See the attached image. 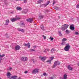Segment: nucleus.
Segmentation results:
<instances>
[{"label": "nucleus", "instance_id": "16", "mask_svg": "<svg viewBox=\"0 0 79 79\" xmlns=\"http://www.w3.org/2000/svg\"><path fill=\"white\" fill-rule=\"evenodd\" d=\"M63 26L65 28L67 29V28H68V27H69V25H68L67 24H65L63 25Z\"/></svg>", "mask_w": 79, "mask_h": 79}, {"label": "nucleus", "instance_id": "39", "mask_svg": "<svg viewBox=\"0 0 79 79\" xmlns=\"http://www.w3.org/2000/svg\"><path fill=\"white\" fill-rule=\"evenodd\" d=\"M55 3H56V2L53 1V3H52L53 5H55Z\"/></svg>", "mask_w": 79, "mask_h": 79}, {"label": "nucleus", "instance_id": "43", "mask_svg": "<svg viewBox=\"0 0 79 79\" xmlns=\"http://www.w3.org/2000/svg\"><path fill=\"white\" fill-rule=\"evenodd\" d=\"M12 69V68L11 67H10L8 70H9V71H11V70Z\"/></svg>", "mask_w": 79, "mask_h": 79}, {"label": "nucleus", "instance_id": "18", "mask_svg": "<svg viewBox=\"0 0 79 79\" xmlns=\"http://www.w3.org/2000/svg\"><path fill=\"white\" fill-rule=\"evenodd\" d=\"M27 12V10H25L23 11V13H24V14H26Z\"/></svg>", "mask_w": 79, "mask_h": 79}, {"label": "nucleus", "instance_id": "31", "mask_svg": "<svg viewBox=\"0 0 79 79\" xmlns=\"http://www.w3.org/2000/svg\"><path fill=\"white\" fill-rule=\"evenodd\" d=\"M5 56V55L4 54H3L2 55H0V57L1 58H2V57H4V56Z\"/></svg>", "mask_w": 79, "mask_h": 79}, {"label": "nucleus", "instance_id": "45", "mask_svg": "<svg viewBox=\"0 0 79 79\" xmlns=\"http://www.w3.org/2000/svg\"><path fill=\"white\" fill-rule=\"evenodd\" d=\"M33 47L34 48H36V46H33Z\"/></svg>", "mask_w": 79, "mask_h": 79}, {"label": "nucleus", "instance_id": "9", "mask_svg": "<svg viewBox=\"0 0 79 79\" xmlns=\"http://www.w3.org/2000/svg\"><path fill=\"white\" fill-rule=\"evenodd\" d=\"M39 58L41 59V60H42V61H44V60H46V57H42L40 56L39 57Z\"/></svg>", "mask_w": 79, "mask_h": 79}, {"label": "nucleus", "instance_id": "2", "mask_svg": "<svg viewBox=\"0 0 79 79\" xmlns=\"http://www.w3.org/2000/svg\"><path fill=\"white\" fill-rule=\"evenodd\" d=\"M60 62L58 61H55L54 63V64L52 68H54L56 67L57 65H60Z\"/></svg>", "mask_w": 79, "mask_h": 79}, {"label": "nucleus", "instance_id": "29", "mask_svg": "<svg viewBox=\"0 0 79 79\" xmlns=\"http://www.w3.org/2000/svg\"><path fill=\"white\" fill-rule=\"evenodd\" d=\"M65 32H66V33H67V34H69V33L70 32H69V31L68 30H66L65 31Z\"/></svg>", "mask_w": 79, "mask_h": 79}, {"label": "nucleus", "instance_id": "55", "mask_svg": "<svg viewBox=\"0 0 79 79\" xmlns=\"http://www.w3.org/2000/svg\"><path fill=\"white\" fill-rule=\"evenodd\" d=\"M40 0V1H42V0Z\"/></svg>", "mask_w": 79, "mask_h": 79}, {"label": "nucleus", "instance_id": "30", "mask_svg": "<svg viewBox=\"0 0 79 79\" xmlns=\"http://www.w3.org/2000/svg\"><path fill=\"white\" fill-rule=\"evenodd\" d=\"M31 60V61H33V63H34L35 62H36V61H37V60H34V59H32Z\"/></svg>", "mask_w": 79, "mask_h": 79}, {"label": "nucleus", "instance_id": "32", "mask_svg": "<svg viewBox=\"0 0 79 79\" xmlns=\"http://www.w3.org/2000/svg\"><path fill=\"white\" fill-rule=\"evenodd\" d=\"M75 35H79V32H77V31H76L75 33Z\"/></svg>", "mask_w": 79, "mask_h": 79}, {"label": "nucleus", "instance_id": "53", "mask_svg": "<svg viewBox=\"0 0 79 79\" xmlns=\"http://www.w3.org/2000/svg\"><path fill=\"white\" fill-rule=\"evenodd\" d=\"M6 37H7V38H8V36H6Z\"/></svg>", "mask_w": 79, "mask_h": 79}, {"label": "nucleus", "instance_id": "33", "mask_svg": "<svg viewBox=\"0 0 79 79\" xmlns=\"http://www.w3.org/2000/svg\"><path fill=\"white\" fill-rule=\"evenodd\" d=\"M30 52H35V50H34L33 49H30Z\"/></svg>", "mask_w": 79, "mask_h": 79}, {"label": "nucleus", "instance_id": "1", "mask_svg": "<svg viewBox=\"0 0 79 79\" xmlns=\"http://www.w3.org/2000/svg\"><path fill=\"white\" fill-rule=\"evenodd\" d=\"M70 47V45H69V44H66V46L65 47L64 50H65V51L68 52V51H69V50Z\"/></svg>", "mask_w": 79, "mask_h": 79}, {"label": "nucleus", "instance_id": "37", "mask_svg": "<svg viewBox=\"0 0 79 79\" xmlns=\"http://www.w3.org/2000/svg\"><path fill=\"white\" fill-rule=\"evenodd\" d=\"M76 7H77V8H79V4H77V5Z\"/></svg>", "mask_w": 79, "mask_h": 79}, {"label": "nucleus", "instance_id": "23", "mask_svg": "<svg viewBox=\"0 0 79 79\" xmlns=\"http://www.w3.org/2000/svg\"><path fill=\"white\" fill-rule=\"evenodd\" d=\"M44 18V15H41L39 16L40 19H42Z\"/></svg>", "mask_w": 79, "mask_h": 79}, {"label": "nucleus", "instance_id": "27", "mask_svg": "<svg viewBox=\"0 0 79 79\" xmlns=\"http://www.w3.org/2000/svg\"><path fill=\"white\" fill-rule=\"evenodd\" d=\"M66 40H67L66 39L64 38L62 39V42H65V41H66Z\"/></svg>", "mask_w": 79, "mask_h": 79}, {"label": "nucleus", "instance_id": "34", "mask_svg": "<svg viewBox=\"0 0 79 79\" xmlns=\"http://www.w3.org/2000/svg\"><path fill=\"white\" fill-rule=\"evenodd\" d=\"M42 36H43V37L44 39H46V36H45L44 35H43Z\"/></svg>", "mask_w": 79, "mask_h": 79}, {"label": "nucleus", "instance_id": "15", "mask_svg": "<svg viewBox=\"0 0 79 79\" xmlns=\"http://www.w3.org/2000/svg\"><path fill=\"white\" fill-rule=\"evenodd\" d=\"M68 68L69 70H70V71L73 70V68L71 67V66H70V65H68Z\"/></svg>", "mask_w": 79, "mask_h": 79}, {"label": "nucleus", "instance_id": "54", "mask_svg": "<svg viewBox=\"0 0 79 79\" xmlns=\"http://www.w3.org/2000/svg\"><path fill=\"white\" fill-rule=\"evenodd\" d=\"M46 11H47V10H46Z\"/></svg>", "mask_w": 79, "mask_h": 79}, {"label": "nucleus", "instance_id": "13", "mask_svg": "<svg viewBox=\"0 0 79 79\" xmlns=\"http://www.w3.org/2000/svg\"><path fill=\"white\" fill-rule=\"evenodd\" d=\"M55 51H56V49L54 48H52L51 50V53H53Z\"/></svg>", "mask_w": 79, "mask_h": 79}, {"label": "nucleus", "instance_id": "8", "mask_svg": "<svg viewBox=\"0 0 79 79\" xmlns=\"http://www.w3.org/2000/svg\"><path fill=\"white\" fill-rule=\"evenodd\" d=\"M26 21L27 22H29L30 23H31L33 21V19L32 18L28 19H26Z\"/></svg>", "mask_w": 79, "mask_h": 79}, {"label": "nucleus", "instance_id": "17", "mask_svg": "<svg viewBox=\"0 0 79 79\" xmlns=\"http://www.w3.org/2000/svg\"><path fill=\"white\" fill-rule=\"evenodd\" d=\"M49 3H50V1H48L46 4H44V6H47V5H48V4H49Z\"/></svg>", "mask_w": 79, "mask_h": 79}, {"label": "nucleus", "instance_id": "41", "mask_svg": "<svg viewBox=\"0 0 79 79\" xmlns=\"http://www.w3.org/2000/svg\"><path fill=\"white\" fill-rule=\"evenodd\" d=\"M49 79H53V77H50L49 78Z\"/></svg>", "mask_w": 79, "mask_h": 79}, {"label": "nucleus", "instance_id": "46", "mask_svg": "<svg viewBox=\"0 0 79 79\" xmlns=\"http://www.w3.org/2000/svg\"><path fill=\"white\" fill-rule=\"evenodd\" d=\"M44 52L45 53H47V51H46V50H45V49L44 51Z\"/></svg>", "mask_w": 79, "mask_h": 79}, {"label": "nucleus", "instance_id": "47", "mask_svg": "<svg viewBox=\"0 0 79 79\" xmlns=\"http://www.w3.org/2000/svg\"><path fill=\"white\" fill-rule=\"evenodd\" d=\"M47 52H49L50 51V49H47Z\"/></svg>", "mask_w": 79, "mask_h": 79}, {"label": "nucleus", "instance_id": "24", "mask_svg": "<svg viewBox=\"0 0 79 79\" xmlns=\"http://www.w3.org/2000/svg\"><path fill=\"white\" fill-rule=\"evenodd\" d=\"M21 26L22 27H24L25 26V24L23 22L21 23Z\"/></svg>", "mask_w": 79, "mask_h": 79}, {"label": "nucleus", "instance_id": "5", "mask_svg": "<svg viewBox=\"0 0 79 79\" xmlns=\"http://www.w3.org/2000/svg\"><path fill=\"white\" fill-rule=\"evenodd\" d=\"M28 59L27 57H22L21 58V60L23 61H27Z\"/></svg>", "mask_w": 79, "mask_h": 79}, {"label": "nucleus", "instance_id": "50", "mask_svg": "<svg viewBox=\"0 0 79 79\" xmlns=\"http://www.w3.org/2000/svg\"><path fill=\"white\" fill-rule=\"evenodd\" d=\"M60 79H63V78L62 77H60Z\"/></svg>", "mask_w": 79, "mask_h": 79}, {"label": "nucleus", "instance_id": "21", "mask_svg": "<svg viewBox=\"0 0 79 79\" xmlns=\"http://www.w3.org/2000/svg\"><path fill=\"white\" fill-rule=\"evenodd\" d=\"M61 29L62 31H64L65 30H66V28H65L64 27H63V25L62 27V28H61Z\"/></svg>", "mask_w": 79, "mask_h": 79}, {"label": "nucleus", "instance_id": "35", "mask_svg": "<svg viewBox=\"0 0 79 79\" xmlns=\"http://www.w3.org/2000/svg\"><path fill=\"white\" fill-rule=\"evenodd\" d=\"M43 75L44 76H47V74L45 73H43Z\"/></svg>", "mask_w": 79, "mask_h": 79}, {"label": "nucleus", "instance_id": "40", "mask_svg": "<svg viewBox=\"0 0 79 79\" xmlns=\"http://www.w3.org/2000/svg\"><path fill=\"white\" fill-rule=\"evenodd\" d=\"M41 1L40 0V1L39 0V1H38V3H41Z\"/></svg>", "mask_w": 79, "mask_h": 79}, {"label": "nucleus", "instance_id": "14", "mask_svg": "<svg viewBox=\"0 0 79 79\" xmlns=\"http://www.w3.org/2000/svg\"><path fill=\"white\" fill-rule=\"evenodd\" d=\"M16 9L17 10H19V11H21L22 10V8L21 7L19 6H17L16 8Z\"/></svg>", "mask_w": 79, "mask_h": 79}, {"label": "nucleus", "instance_id": "44", "mask_svg": "<svg viewBox=\"0 0 79 79\" xmlns=\"http://www.w3.org/2000/svg\"><path fill=\"white\" fill-rule=\"evenodd\" d=\"M21 29H19V28L18 29V31H21Z\"/></svg>", "mask_w": 79, "mask_h": 79}, {"label": "nucleus", "instance_id": "26", "mask_svg": "<svg viewBox=\"0 0 79 79\" xmlns=\"http://www.w3.org/2000/svg\"><path fill=\"white\" fill-rule=\"evenodd\" d=\"M66 44V42L64 41H62V42L61 43V45H64Z\"/></svg>", "mask_w": 79, "mask_h": 79}, {"label": "nucleus", "instance_id": "12", "mask_svg": "<svg viewBox=\"0 0 79 79\" xmlns=\"http://www.w3.org/2000/svg\"><path fill=\"white\" fill-rule=\"evenodd\" d=\"M6 76H7L8 78L10 79V76H11V73H10V72H8V73L6 74Z\"/></svg>", "mask_w": 79, "mask_h": 79}, {"label": "nucleus", "instance_id": "49", "mask_svg": "<svg viewBox=\"0 0 79 79\" xmlns=\"http://www.w3.org/2000/svg\"><path fill=\"white\" fill-rule=\"evenodd\" d=\"M15 0V1H21V0Z\"/></svg>", "mask_w": 79, "mask_h": 79}, {"label": "nucleus", "instance_id": "22", "mask_svg": "<svg viewBox=\"0 0 79 79\" xmlns=\"http://www.w3.org/2000/svg\"><path fill=\"white\" fill-rule=\"evenodd\" d=\"M58 32L59 33V35L61 37H62L63 36V35L62 34H61V32L60 31H58Z\"/></svg>", "mask_w": 79, "mask_h": 79}, {"label": "nucleus", "instance_id": "28", "mask_svg": "<svg viewBox=\"0 0 79 79\" xmlns=\"http://www.w3.org/2000/svg\"><path fill=\"white\" fill-rule=\"evenodd\" d=\"M41 28L42 30H44V26L43 25L41 26Z\"/></svg>", "mask_w": 79, "mask_h": 79}, {"label": "nucleus", "instance_id": "11", "mask_svg": "<svg viewBox=\"0 0 79 79\" xmlns=\"http://www.w3.org/2000/svg\"><path fill=\"white\" fill-rule=\"evenodd\" d=\"M70 29L72 31H74V25L72 24L70 26Z\"/></svg>", "mask_w": 79, "mask_h": 79}, {"label": "nucleus", "instance_id": "7", "mask_svg": "<svg viewBox=\"0 0 79 79\" xmlns=\"http://www.w3.org/2000/svg\"><path fill=\"white\" fill-rule=\"evenodd\" d=\"M23 45L25 47H27L28 48H30V43H28L27 44L24 43L23 44Z\"/></svg>", "mask_w": 79, "mask_h": 79}, {"label": "nucleus", "instance_id": "20", "mask_svg": "<svg viewBox=\"0 0 79 79\" xmlns=\"http://www.w3.org/2000/svg\"><path fill=\"white\" fill-rule=\"evenodd\" d=\"M54 9H55V10H60V8L56 6L54 7Z\"/></svg>", "mask_w": 79, "mask_h": 79}, {"label": "nucleus", "instance_id": "51", "mask_svg": "<svg viewBox=\"0 0 79 79\" xmlns=\"http://www.w3.org/2000/svg\"><path fill=\"white\" fill-rule=\"evenodd\" d=\"M78 65L79 66V62L78 63Z\"/></svg>", "mask_w": 79, "mask_h": 79}, {"label": "nucleus", "instance_id": "48", "mask_svg": "<svg viewBox=\"0 0 79 79\" xmlns=\"http://www.w3.org/2000/svg\"><path fill=\"white\" fill-rule=\"evenodd\" d=\"M24 73H25V74H27V71H25L24 72Z\"/></svg>", "mask_w": 79, "mask_h": 79}, {"label": "nucleus", "instance_id": "3", "mask_svg": "<svg viewBox=\"0 0 79 79\" xmlns=\"http://www.w3.org/2000/svg\"><path fill=\"white\" fill-rule=\"evenodd\" d=\"M16 17L15 18H13L11 19V21H12V22H15L16 21L18 20V19H20V18L19 17H17V16H16Z\"/></svg>", "mask_w": 79, "mask_h": 79}, {"label": "nucleus", "instance_id": "4", "mask_svg": "<svg viewBox=\"0 0 79 79\" xmlns=\"http://www.w3.org/2000/svg\"><path fill=\"white\" fill-rule=\"evenodd\" d=\"M39 73V69H35L32 71V74H35Z\"/></svg>", "mask_w": 79, "mask_h": 79}, {"label": "nucleus", "instance_id": "6", "mask_svg": "<svg viewBox=\"0 0 79 79\" xmlns=\"http://www.w3.org/2000/svg\"><path fill=\"white\" fill-rule=\"evenodd\" d=\"M54 59V57H51L49 58L50 60H47V63H49V64H51V61H52V60H53Z\"/></svg>", "mask_w": 79, "mask_h": 79}, {"label": "nucleus", "instance_id": "10", "mask_svg": "<svg viewBox=\"0 0 79 79\" xmlns=\"http://www.w3.org/2000/svg\"><path fill=\"white\" fill-rule=\"evenodd\" d=\"M20 48H21V47L18 45L16 46L15 47V49L16 50H19Z\"/></svg>", "mask_w": 79, "mask_h": 79}, {"label": "nucleus", "instance_id": "36", "mask_svg": "<svg viewBox=\"0 0 79 79\" xmlns=\"http://www.w3.org/2000/svg\"><path fill=\"white\" fill-rule=\"evenodd\" d=\"M50 39L51 40H53V38H52V36H50Z\"/></svg>", "mask_w": 79, "mask_h": 79}, {"label": "nucleus", "instance_id": "38", "mask_svg": "<svg viewBox=\"0 0 79 79\" xmlns=\"http://www.w3.org/2000/svg\"><path fill=\"white\" fill-rule=\"evenodd\" d=\"M21 31V32H24V30L23 29H21V31Z\"/></svg>", "mask_w": 79, "mask_h": 79}, {"label": "nucleus", "instance_id": "52", "mask_svg": "<svg viewBox=\"0 0 79 79\" xmlns=\"http://www.w3.org/2000/svg\"><path fill=\"white\" fill-rule=\"evenodd\" d=\"M59 18H60V16H59L58 17Z\"/></svg>", "mask_w": 79, "mask_h": 79}, {"label": "nucleus", "instance_id": "42", "mask_svg": "<svg viewBox=\"0 0 79 79\" xmlns=\"http://www.w3.org/2000/svg\"><path fill=\"white\" fill-rule=\"evenodd\" d=\"M24 2L25 3H26V2H27V0H23Z\"/></svg>", "mask_w": 79, "mask_h": 79}, {"label": "nucleus", "instance_id": "25", "mask_svg": "<svg viewBox=\"0 0 79 79\" xmlns=\"http://www.w3.org/2000/svg\"><path fill=\"white\" fill-rule=\"evenodd\" d=\"M67 79V75L65 74L64 75V79Z\"/></svg>", "mask_w": 79, "mask_h": 79}, {"label": "nucleus", "instance_id": "19", "mask_svg": "<svg viewBox=\"0 0 79 79\" xmlns=\"http://www.w3.org/2000/svg\"><path fill=\"white\" fill-rule=\"evenodd\" d=\"M9 23V20L7 19L6 21V23H5V25H8Z\"/></svg>", "mask_w": 79, "mask_h": 79}]
</instances>
